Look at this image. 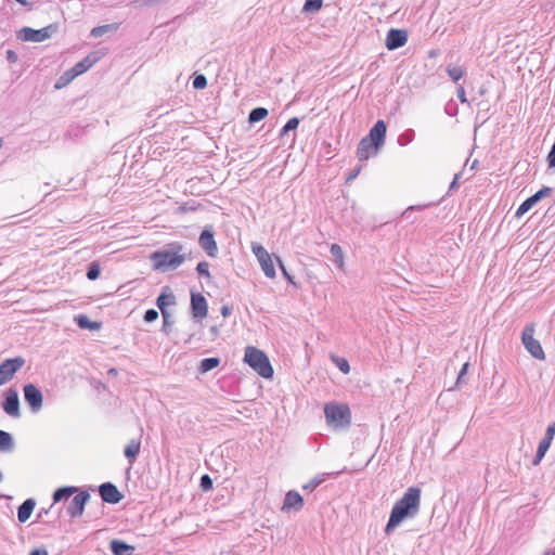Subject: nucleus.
<instances>
[{
	"label": "nucleus",
	"mask_w": 555,
	"mask_h": 555,
	"mask_svg": "<svg viewBox=\"0 0 555 555\" xmlns=\"http://www.w3.org/2000/svg\"><path fill=\"white\" fill-rule=\"evenodd\" d=\"M421 489L410 487L391 508L385 533L390 534L403 520L414 518L421 508Z\"/></svg>",
	"instance_id": "obj_1"
},
{
	"label": "nucleus",
	"mask_w": 555,
	"mask_h": 555,
	"mask_svg": "<svg viewBox=\"0 0 555 555\" xmlns=\"http://www.w3.org/2000/svg\"><path fill=\"white\" fill-rule=\"evenodd\" d=\"M182 250L183 245L181 243L172 242L164 248L153 251L150 255L153 269L160 272L176 270L186 260V255Z\"/></svg>",
	"instance_id": "obj_2"
},
{
	"label": "nucleus",
	"mask_w": 555,
	"mask_h": 555,
	"mask_svg": "<svg viewBox=\"0 0 555 555\" xmlns=\"http://www.w3.org/2000/svg\"><path fill=\"white\" fill-rule=\"evenodd\" d=\"M324 415L327 426L335 430L348 429L351 425V411L345 403H326Z\"/></svg>",
	"instance_id": "obj_3"
},
{
	"label": "nucleus",
	"mask_w": 555,
	"mask_h": 555,
	"mask_svg": "<svg viewBox=\"0 0 555 555\" xmlns=\"http://www.w3.org/2000/svg\"><path fill=\"white\" fill-rule=\"evenodd\" d=\"M244 361L263 378H272L274 371L268 356L260 349L247 346Z\"/></svg>",
	"instance_id": "obj_4"
},
{
	"label": "nucleus",
	"mask_w": 555,
	"mask_h": 555,
	"mask_svg": "<svg viewBox=\"0 0 555 555\" xmlns=\"http://www.w3.org/2000/svg\"><path fill=\"white\" fill-rule=\"evenodd\" d=\"M59 30V24L52 23L48 26L40 28V29H34L30 27H23L18 31V39L23 41L28 42H42L47 39H50L53 35H55Z\"/></svg>",
	"instance_id": "obj_5"
},
{
	"label": "nucleus",
	"mask_w": 555,
	"mask_h": 555,
	"mask_svg": "<svg viewBox=\"0 0 555 555\" xmlns=\"http://www.w3.org/2000/svg\"><path fill=\"white\" fill-rule=\"evenodd\" d=\"M521 343L526 350L535 359L544 360L545 353L538 339L534 338V324H528L521 332Z\"/></svg>",
	"instance_id": "obj_6"
},
{
	"label": "nucleus",
	"mask_w": 555,
	"mask_h": 555,
	"mask_svg": "<svg viewBox=\"0 0 555 555\" xmlns=\"http://www.w3.org/2000/svg\"><path fill=\"white\" fill-rule=\"evenodd\" d=\"M25 362L26 360L21 356L2 361L0 363V386L10 382L16 372L25 365Z\"/></svg>",
	"instance_id": "obj_7"
},
{
	"label": "nucleus",
	"mask_w": 555,
	"mask_h": 555,
	"mask_svg": "<svg viewBox=\"0 0 555 555\" xmlns=\"http://www.w3.org/2000/svg\"><path fill=\"white\" fill-rule=\"evenodd\" d=\"M198 245L207 254V256L215 258L218 256L219 249L215 240V231L212 225H206L199 234Z\"/></svg>",
	"instance_id": "obj_8"
},
{
	"label": "nucleus",
	"mask_w": 555,
	"mask_h": 555,
	"mask_svg": "<svg viewBox=\"0 0 555 555\" xmlns=\"http://www.w3.org/2000/svg\"><path fill=\"white\" fill-rule=\"evenodd\" d=\"M24 400L28 404L33 413H38L43 403L42 391L34 384L29 383L24 385Z\"/></svg>",
	"instance_id": "obj_9"
},
{
	"label": "nucleus",
	"mask_w": 555,
	"mask_h": 555,
	"mask_svg": "<svg viewBox=\"0 0 555 555\" xmlns=\"http://www.w3.org/2000/svg\"><path fill=\"white\" fill-rule=\"evenodd\" d=\"M253 251L257 257L264 275L269 279L275 278V268L268 250L260 244L253 245Z\"/></svg>",
	"instance_id": "obj_10"
},
{
	"label": "nucleus",
	"mask_w": 555,
	"mask_h": 555,
	"mask_svg": "<svg viewBox=\"0 0 555 555\" xmlns=\"http://www.w3.org/2000/svg\"><path fill=\"white\" fill-rule=\"evenodd\" d=\"M1 406L9 416L13 418L21 416L20 398L15 388H9L5 391Z\"/></svg>",
	"instance_id": "obj_11"
},
{
	"label": "nucleus",
	"mask_w": 555,
	"mask_h": 555,
	"mask_svg": "<svg viewBox=\"0 0 555 555\" xmlns=\"http://www.w3.org/2000/svg\"><path fill=\"white\" fill-rule=\"evenodd\" d=\"M553 194V189L550 186H543L533 195L525 199L515 212V217L520 218L526 212H528L535 204H538L544 197L551 196Z\"/></svg>",
	"instance_id": "obj_12"
},
{
	"label": "nucleus",
	"mask_w": 555,
	"mask_h": 555,
	"mask_svg": "<svg viewBox=\"0 0 555 555\" xmlns=\"http://www.w3.org/2000/svg\"><path fill=\"white\" fill-rule=\"evenodd\" d=\"M90 499V493L87 490H80L70 501L67 506V514L72 519L78 518L83 514L86 504Z\"/></svg>",
	"instance_id": "obj_13"
},
{
	"label": "nucleus",
	"mask_w": 555,
	"mask_h": 555,
	"mask_svg": "<svg viewBox=\"0 0 555 555\" xmlns=\"http://www.w3.org/2000/svg\"><path fill=\"white\" fill-rule=\"evenodd\" d=\"M190 310L192 318L202 320L208 314V304L206 298L201 293L191 292Z\"/></svg>",
	"instance_id": "obj_14"
},
{
	"label": "nucleus",
	"mask_w": 555,
	"mask_h": 555,
	"mask_svg": "<svg viewBox=\"0 0 555 555\" xmlns=\"http://www.w3.org/2000/svg\"><path fill=\"white\" fill-rule=\"evenodd\" d=\"M408 38L409 34L405 29L391 28L388 30L386 36V48L389 51L397 50L406 43Z\"/></svg>",
	"instance_id": "obj_15"
},
{
	"label": "nucleus",
	"mask_w": 555,
	"mask_h": 555,
	"mask_svg": "<svg viewBox=\"0 0 555 555\" xmlns=\"http://www.w3.org/2000/svg\"><path fill=\"white\" fill-rule=\"evenodd\" d=\"M99 493L102 501L108 504H117L124 498L118 488L114 483L108 481L100 485Z\"/></svg>",
	"instance_id": "obj_16"
},
{
	"label": "nucleus",
	"mask_w": 555,
	"mask_h": 555,
	"mask_svg": "<svg viewBox=\"0 0 555 555\" xmlns=\"http://www.w3.org/2000/svg\"><path fill=\"white\" fill-rule=\"evenodd\" d=\"M379 145H375L366 137L362 138L357 147V157L360 162L367 160L369 158L376 156L380 151Z\"/></svg>",
	"instance_id": "obj_17"
},
{
	"label": "nucleus",
	"mask_w": 555,
	"mask_h": 555,
	"mask_svg": "<svg viewBox=\"0 0 555 555\" xmlns=\"http://www.w3.org/2000/svg\"><path fill=\"white\" fill-rule=\"evenodd\" d=\"M386 132L387 125L384 120L379 119L374 124V126L370 129L369 134L365 137L375 145L383 147L385 144Z\"/></svg>",
	"instance_id": "obj_18"
},
{
	"label": "nucleus",
	"mask_w": 555,
	"mask_h": 555,
	"mask_svg": "<svg viewBox=\"0 0 555 555\" xmlns=\"http://www.w3.org/2000/svg\"><path fill=\"white\" fill-rule=\"evenodd\" d=\"M302 506H304V499L299 494V492H297L295 490H289L285 494V498L283 501V506H282L283 511H289V509L300 511L302 508Z\"/></svg>",
	"instance_id": "obj_19"
},
{
	"label": "nucleus",
	"mask_w": 555,
	"mask_h": 555,
	"mask_svg": "<svg viewBox=\"0 0 555 555\" xmlns=\"http://www.w3.org/2000/svg\"><path fill=\"white\" fill-rule=\"evenodd\" d=\"M176 304V296L172 293L171 288L169 286H164L162 288L160 294L156 298V306L163 313L164 311H168L167 307Z\"/></svg>",
	"instance_id": "obj_20"
},
{
	"label": "nucleus",
	"mask_w": 555,
	"mask_h": 555,
	"mask_svg": "<svg viewBox=\"0 0 555 555\" xmlns=\"http://www.w3.org/2000/svg\"><path fill=\"white\" fill-rule=\"evenodd\" d=\"M109 551L114 555H133L135 547L124 540L113 539L109 542Z\"/></svg>",
	"instance_id": "obj_21"
},
{
	"label": "nucleus",
	"mask_w": 555,
	"mask_h": 555,
	"mask_svg": "<svg viewBox=\"0 0 555 555\" xmlns=\"http://www.w3.org/2000/svg\"><path fill=\"white\" fill-rule=\"evenodd\" d=\"M36 506V501L34 499H26L18 507H17V519L20 522H26Z\"/></svg>",
	"instance_id": "obj_22"
},
{
	"label": "nucleus",
	"mask_w": 555,
	"mask_h": 555,
	"mask_svg": "<svg viewBox=\"0 0 555 555\" xmlns=\"http://www.w3.org/2000/svg\"><path fill=\"white\" fill-rule=\"evenodd\" d=\"M141 450V440L140 439H131L129 443L124 449V455L128 460L129 464L132 465L140 453Z\"/></svg>",
	"instance_id": "obj_23"
},
{
	"label": "nucleus",
	"mask_w": 555,
	"mask_h": 555,
	"mask_svg": "<svg viewBox=\"0 0 555 555\" xmlns=\"http://www.w3.org/2000/svg\"><path fill=\"white\" fill-rule=\"evenodd\" d=\"M77 491H78V488L75 486H64V487L57 488L52 494L53 504H56L63 500L68 499L69 496L75 494Z\"/></svg>",
	"instance_id": "obj_24"
},
{
	"label": "nucleus",
	"mask_w": 555,
	"mask_h": 555,
	"mask_svg": "<svg viewBox=\"0 0 555 555\" xmlns=\"http://www.w3.org/2000/svg\"><path fill=\"white\" fill-rule=\"evenodd\" d=\"M98 61V57L94 55H87L85 59L76 63L72 70L76 74V76H79L83 73H86L89 68L93 66V64Z\"/></svg>",
	"instance_id": "obj_25"
},
{
	"label": "nucleus",
	"mask_w": 555,
	"mask_h": 555,
	"mask_svg": "<svg viewBox=\"0 0 555 555\" xmlns=\"http://www.w3.org/2000/svg\"><path fill=\"white\" fill-rule=\"evenodd\" d=\"M119 25V23H112L93 27L91 29L90 36L93 38H100L106 34L115 33L118 30Z\"/></svg>",
	"instance_id": "obj_26"
},
{
	"label": "nucleus",
	"mask_w": 555,
	"mask_h": 555,
	"mask_svg": "<svg viewBox=\"0 0 555 555\" xmlns=\"http://www.w3.org/2000/svg\"><path fill=\"white\" fill-rule=\"evenodd\" d=\"M14 439L8 431L0 429V451L3 453H10L14 450Z\"/></svg>",
	"instance_id": "obj_27"
},
{
	"label": "nucleus",
	"mask_w": 555,
	"mask_h": 555,
	"mask_svg": "<svg viewBox=\"0 0 555 555\" xmlns=\"http://www.w3.org/2000/svg\"><path fill=\"white\" fill-rule=\"evenodd\" d=\"M76 324L82 330L96 331L101 327V323L92 321L86 314L75 317Z\"/></svg>",
	"instance_id": "obj_28"
},
{
	"label": "nucleus",
	"mask_w": 555,
	"mask_h": 555,
	"mask_svg": "<svg viewBox=\"0 0 555 555\" xmlns=\"http://www.w3.org/2000/svg\"><path fill=\"white\" fill-rule=\"evenodd\" d=\"M338 473H322L314 476L309 482L302 486V490L313 491L317 489L322 482L326 480L330 476H336Z\"/></svg>",
	"instance_id": "obj_29"
},
{
	"label": "nucleus",
	"mask_w": 555,
	"mask_h": 555,
	"mask_svg": "<svg viewBox=\"0 0 555 555\" xmlns=\"http://www.w3.org/2000/svg\"><path fill=\"white\" fill-rule=\"evenodd\" d=\"M269 112L266 107H255L248 114V122L256 124L263 120L268 116Z\"/></svg>",
	"instance_id": "obj_30"
},
{
	"label": "nucleus",
	"mask_w": 555,
	"mask_h": 555,
	"mask_svg": "<svg viewBox=\"0 0 555 555\" xmlns=\"http://www.w3.org/2000/svg\"><path fill=\"white\" fill-rule=\"evenodd\" d=\"M220 364V359L212 357V358H205L201 361L198 371L202 374H205L214 369H216Z\"/></svg>",
	"instance_id": "obj_31"
},
{
	"label": "nucleus",
	"mask_w": 555,
	"mask_h": 555,
	"mask_svg": "<svg viewBox=\"0 0 555 555\" xmlns=\"http://www.w3.org/2000/svg\"><path fill=\"white\" fill-rule=\"evenodd\" d=\"M299 118L298 117H292L287 120V122L282 127L280 131V137L286 135L289 131H295L299 126Z\"/></svg>",
	"instance_id": "obj_32"
},
{
	"label": "nucleus",
	"mask_w": 555,
	"mask_h": 555,
	"mask_svg": "<svg viewBox=\"0 0 555 555\" xmlns=\"http://www.w3.org/2000/svg\"><path fill=\"white\" fill-rule=\"evenodd\" d=\"M101 274V267L99 264V262L96 261H92L91 263H89L88 266V269H87V279L90 280V281H95Z\"/></svg>",
	"instance_id": "obj_33"
},
{
	"label": "nucleus",
	"mask_w": 555,
	"mask_h": 555,
	"mask_svg": "<svg viewBox=\"0 0 555 555\" xmlns=\"http://www.w3.org/2000/svg\"><path fill=\"white\" fill-rule=\"evenodd\" d=\"M76 74L70 69L66 70L63 73V75L57 79L56 83H55V88L56 89H60L64 86H66L67 83H69L74 78H76Z\"/></svg>",
	"instance_id": "obj_34"
},
{
	"label": "nucleus",
	"mask_w": 555,
	"mask_h": 555,
	"mask_svg": "<svg viewBox=\"0 0 555 555\" xmlns=\"http://www.w3.org/2000/svg\"><path fill=\"white\" fill-rule=\"evenodd\" d=\"M331 255L334 259V261L339 266L343 267L344 262V253L341 247L338 244H332L331 245Z\"/></svg>",
	"instance_id": "obj_35"
},
{
	"label": "nucleus",
	"mask_w": 555,
	"mask_h": 555,
	"mask_svg": "<svg viewBox=\"0 0 555 555\" xmlns=\"http://www.w3.org/2000/svg\"><path fill=\"white\" fill-rule=\"evenodd\" d=\"M323 5V0H306L302 11L304 12H318Z\"/></svg>",
	"instance_id": "obj_36"
},
{
	"label": "nucleus",
	"mask_w": 555,
	"mask_h": 555,
	"mask_svg": "<svg viewBox=\"0 0 555 555\" xmlns=\"http://www.w3.org/2000/svg\"><path fill=\"white\" fill-rule=\"evenodd\" d=\"M448 76L454 81H459L464 76V70L460 66L447 68Z\"/></svg>",
	"instance_id": "obj_37"
},
{
	"label": "nucleus",
	"mask_w": 555,
	"mask_h": 555,
	"mask_svg": "<svg viewBox=\"0 0 555 555\" xmlns=\"http://www.w3.org/2000/svg\"><path fill=\"white\" fill-rule=\"evenodd\" d=\"M196 272L199 276L206 278L208 281L211 279L209 263L207 261L198 262L196 266Z\"/></svg>",
	"instance_id": "obj_38"
},
{
	"label": "nucleus",
	"mask_w": 555,
	"mask_h": 555,
	"mask_svg": "<svg viewBox=\"0 0 555 555\" xmlns=\"http://www.w3.org/2000/svg\"><path fill=\"white\" fill-rule=\"evenodd\" d=\"M163 332L166 334L170 333L171 326L173 324L172 315L169 313V311L163 310Z\"/></svg>",
	"instance_id": "obj_39"
},
{
	"label": "nucleus",
	"mask_w": 555,
	"mask_h": 555,
	"mask_svg": "<svg viewBox=\"0 0 555 555\" xmlns=\"http://www.w3.org/2000/svg\"><path fill=\"white\" fill-rule=\"evenodd\" d=\"M192 86L196 90H202L207 86V78L204 74H197L194 76Z\"/></svg>",
	"instance_id": "obj_40"
},
{
	"label": "nucleus",
	"mask_w": 555,
	"mask_h": 555,
	"mask_svg": "<svg viewBox=\"0 0 555 555\" xmlns=\"http://www.w3.org/2000/svg\"><path fill=\"white\" fill-rule=\"evenodd\" d=\"M332 359L340 372H343L344 374H348L350 372V365L345 358L332 357Z\"/></svg>",
	"instance_id": "obj_41"
},
{
	"label": "nucleus",
	"mask_w": 555,
	"mask_h": 555,
	"mask_svg": "<svg viewBox=\"0 0 555 555\" xmlns=\"http://www.w3.org/2000/svg\"><path fill=\"white\" fill-rule=\"evenodd\" d=\"M414 135H415L414 130L409 129V130H406L405 132H403L402 134L399 135L398 143L400 145H402V146L406 145V144H409L410 142L413 141Z\"/></svg>",
	"instance_id": "obj_42"
},
{
	"label": "nucleus",
	"mask_w": 555,
	"mask_h": 555,
	"mask_svg": "<svg viewBox=\"0 0 555 555\" xmlns=\"http://www.w3.org/2000/svg\"><path fill=\"white\" fill-rule=\"evenodd\" d=\"M276 260H278V263H279V267H280V270H281L283 276L287 280L288 283L296 285V283L294 281V276L288 273V271H287L286 267L284 266L283 261L281 260V258L276 257Z\"/></svg>",
	"instance_id": "obj_43"
},
{
	"label": "nucleus",
	"mask_w": 555,
	"mask_h": 555,
	"mask_svg": "<svg viewBox=\"0 0 555 555\" xmlns=\"http://www.w3.org/2000/svg\"><path fill=\"white\" fill-rule=\"evenodd\" d=\"M469 367V363L466 362L462 365V369L460 370L459 374H457V378H456V382H455V386L456 387H460L461 385L465 384V375L467 374V370Z\"/></svg>",
	"instance_id": "obj_44"
},
{
	"label": "nucleus",
	"mask_w": 555,
	"mask_h": 555,
	"mask_svg": "<svg viewBox=\"0 0 555 555\" xmlns=\"http://www.w3.org/2000/svg\"><path fill=\"white\" fill-rule=\"evenodd\" d=\"M158 311L156 309H147L143 315V320L146 322V323H152L154 321H156L158 319Z\"/></svg>",
	"instance_id": "obj_45"
},
{
	"label": "nucleus",
	"mask_w": 555,
	"mask_h": 555,
	"mask_svg": "<svg viewBox=\"0 0 555 555\" xmlns=\"http://www.w3.org/2000/svg\"><path fill=\"white\" fill-rule=\"evenodd\" d=\"M199 486L204 491L212 489V479L209 477V475L205 474L201 477Z\"/></svg>",
	"instance_id": "obj_46"
},
{
	"label": "nucleus",
	"mask_w": 555,
	"mask_h": 555,
	"mask_svg": "<svg viewBox=\"0 0 555 555\" xmlns=\"http://www.w3.org/2000/svg\"><path fill=\"white\" fill-rule=\"evenodd\" d=\"M165 0H135L133 1V4L138 8L142 7H154L159 3H163Z\"/></svg>",
	"instance_id": "obj_47"
},
{
	"label": "nucleus",
	"mask_w": 555,
	"mask_h": 555,
	"mask_svg": "<svg viewBox=\"0 0 555 555\" xmlns=\"http://www.w3.org/2000/svg\"><path fill=\"white\" fill-rule=\"evenodd\" d=\"M457 111V105L453 101L448 102L444 106V112L449 116H455Z\"/></svg>",
	"instance_id": "obj_48"
},
{
	"label": "nucleus",
	"mask_w": 555,
	"mask_h": 555,
	"mask_svg": "<svg viewBox=\"0 0 555 555\" xmlns=\"http://www.w3.org/2000/svg\"><path fill=\"white\" fill-rule=\"evenodd\" d=\"M551 444H552V441L542 438L541 441L539 442L537 451L541 452L543 454H546V452L548 451Z\"/></svg>",
	"instance_id": "obj_49"
},
{
	"label": "nucleus",
	"mask_w": 555,
	"mask_h": 555,
	"mask_svg": "<svg viewBox=\"0 0 555 555\" xmlns=\"http://www.w3.org/2000/svg\"><path fill=\"white\" fill-rule=\"evenodd\" d=\"M548 168H555V142L553 143L551 151L546 157Z\"/></svg>",
	"instance_id": "obj_50"
},
{
	"label": "nucleus",
	"mask_w": 555,
	"mask_h": 555,
	"mask_svg": "<svg viewBox=\"0 0 555 555\" xmlns=\"http://www.w3.org/2000/svg\"><path fill=\"white\" fill-rule=\"evenodd\" d=\"M554 436H555V422L551 423L546 430H545V435H544V439H547L550 441H553L554 439Z\"/></svg>",
	"instance_id": "obj_51"
},
{
	"label": "nucleus",
	"mask_w": 555,
	"mask_h": 555,
	"mask_svg": "<svg viewBox=\"0 0 555 555\" xmlns=\"http://www.w3.org/2000/svg\"><path fill=\"white\" fill-rule=\"evenodd\" d=\"M456 95H457V99L460 100L461 103H468V100L466 98V92H465V89L463 86H459L456 88Z\"/></svg>",
	"instance_id": "obj_52"
},
{
	"label": "nucleus",
	"mask_w": 555,
	"mask_h": 555,
	"mask_svg": "<svg viewBox=\"0 0 555 555\" xmlns=\"http://www.w3.org/2000/svg\"><path fill=\"white\" fill-rule=\"evenodd\" d=\"M5 56H7V60L10 62V63H16L17 60H18V56H17V53L13 50H8L5 52Z\"/></svg>",
	"instance_id": "obj_53"
},
{
	"label": "nucleus",
	"mask_w": 555,
	"mask_h": 555,
	"mask_svg": "<svg viewBox=\"0 0 555 555\" xmlns=\"http://www.w3.org/2000/svg\"><path fill=\"white\" fill-rule=\"evenodd\" d=\"M361 171V166L354 168L347 177L346 181L349 182L358 177Z\"/></svg>",
	"instance_id": "obj_54"
},
{
	"label": "nucleus",
	"mask_w": 555,
	"mask_h": 555,
	"mask_svg": "<svg viewBox=\"0 0 555 555\" xmlns=\"http://www.w3.org/2000/svg\"><path fill=\"white\" fill-rule=\"evenodd\" d=\"M545 456V454L541 453V452H538L535 453L533 460H532V465L533 466H538L541 461L543 460V457Z\"/></svg>",
	"instance_id": "obj_55"
},
{
	"label": "nucleus",
	"mask_w": 555,
	"mask_h": 555,
	"mask_svg": "<svg viewBox=\"0 0 555 555\" xmlns=\"http://www.w3.org/2000/svg\"><path fill=\"white\" fill-rule=\"evenodd\" d=\"M29 555H48V551L44 547L34 548Z\"/></svg>",
	"instance_id": "obj_56"
},
{
	"label": "nucleus",
	"mask_w": 555,
	"mask_h": 555,
	"mask_svg": "<svg viewBox=\"0 0 555 555\" xmlns=\"http://www.w3.org/2000/svg\"><path fill=\"white\" fill-rule=\"evenodd\" d=\"M231 313H232V308L231 307H229L227 305L221 307V314H222L223 318H228L229 315H231Z\"/></svg>",
	"instance_id": "obj_57"
},
{
	"label": "nucleus",
	"mask_w": 555,
	"mask_h": 555,
	"mask_svg": "<svg viewBox=\"0 0 555 555\" xmlns=\"http://www.w3.org/2000/svg\"><path fill=\"white\" fill-rule=\"evenodd\" d=\"M457 179H459V176L455 175L453 181L450 183L449 191H453L457 188Z\"/></svg>",
	"instance_id": "obj_58"
},
{
	"label": "nucleus",
	"mask_w": 555,
	"mask_h": 555,
	"mask_svg": "<svg viewBox=\"0 0 555 555\" xmlns=\"http://www.w3.org/2000/svg\"><path fill=\"white\" fill-rule=\"evenodd\" d=\"M49 511L50 509L41 508L40 512L38 513L37 517L41 518L43 515H47L49 513Z\"/></svg>",
	"instance_id": "obj_59"
},
{
	"label": "nucleus",
	"mask_w": 555,
	"mask_h": 555,
	"mask_svg": "<svg viewBox=\"0 0 555 555\" xmlns=\"http://www.w3.org/2000/svg\"><path fill=\"white\" fill-rule=\"evenodd\" d=\"M421 208H422V206H410V207L406 209V211H409V210H416V209H421Z\"/></svg>",
	"instance_id": "obj_60"
},
{
	"label": "nucleus",
	"mask_w": 555,
	"mask_h": 555,
	"mask_svg": "<svg viewBox=\"0 0 555 555\" xmlns=\"http://www.w3.org/2000/svg\"><path fill=\"white\" fill-rule=\"evenodd\" d=\"M479 95H483L486 93V88L481 87L478 91Z\"/></svg>",
	"instance_id": "obj_61"
},
{
	"label": "nucleus",
	"mask_w": 555,
	"mask_h": 555,
	"mask_svg": "<svg viewBox=\"0 0 555 555\" xmlns=\"http://www.w3.org/2000/svg\"><path fill=\"white\" fill-rule=\"evenodd\" d=\"M543 555H555V552H554V551L548 550V551H546Z\"/></svg>",
	"instance_id": "obj_62"
},
{
	"label": "nucleus",
	"mask_w": 555,
	"mask_h": 555,
	"mask_svg": "<svg viewBox=\"0 0 555 555\" xmlns=\"http://www.w3.org/2000/svg\"><path fill=\"white\" fill-rule=\"evenodd\" d=\"M108 373H109V374H116V370H115V369H111V370L108 371Z\"/></svg>",
	"instance_id": "obj_63"
},
{
	"label": "nucleus",
	"mask_w": 555,
	"mask_h": 555,
	"mask_svg": "<svg viewBox=\"0 0 555 555\" xmlns=\"http://www.w3.org/2000/svg\"><path fill=\"white\" fill-rule=\"evenodd\" d=\"M2 479H3V475H2V473L0 472V482L2 481Z\"/></svg>",
	"instance_id": "obj_64"
}]
</instances>
